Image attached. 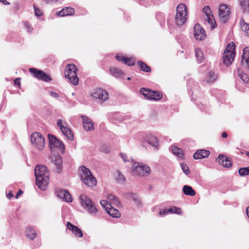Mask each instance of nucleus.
Listing matches in <instances>:
<instances>
[{
  "label": "nucleus",
  "instance_id": "1",
  "mask_svg": "<svg viewBox=\"0 0 249 249\" xmlns=\"http://www.w3.org/2000/svg\"><path fill=\"white\" fill-rule=\"evenodd\" d=\"M36 184L41 190H45L49 182V172L44 165H37L35 168Z\"/></svg>",
  "mask_w": 249,
  "mask_h": 249
},
{
  "label": "nucleus",
  "instance_id": "2",
  "mask_svg": "<svg viewBox=\"0 0 249 249\" xmlns=\"http://www.w3.org/2000/svg\"><path fill=\"white\" fill-rule=\"evenodd\" d=\"M80 178L83 183L91 187L96 185V179L91 173L89 169L84 166L81 167Z\"/></svg>",
  "mask_w": 249,
  "mask_h": 249
},
{
  "label": "nucleus",
  "instance_id": "3",
  "mask_svg": "<svg viewBox=\"0 0 249 249\" xmlns=\"http://www.w3.org/2000/svg\"><path fill=\"white\" fill-rule=\"evenodd\" d=\"M80 202L81 206L88 213L94 215L98 210L93 201L85 195H81L79 196Z\"/></svg>",
  "mask_w": 249,
  "mask_h": 249
},
{
  "label": "nucleus",
  "instance_id": "4",
  "mask_svg": "<svg viewBox=\"0 0 249 249\" xmlns=\"http://www.w3.org/2000/svg\"><path fill=\"white\" fill-rule=\"evenodd\" d=\"M187 7L184 3H179L177 7L175 21L177 25L182 26L187 21Z\"/></svg>",
  "mask_w": 249,
  "mask_h": 249
},
{
  "label": "nucleus",
  "instance_id": "5",
  "mask_svg": "<svg viewBox=\"0 0 249 249\" xmlns=\"http://www.w3.org/2000/svg\"><path fill=\"white\" fill-rule=\"evenodd\" d=\"M78 68L73 64H69L67 65L65 68V77L69 79L70 82L74 85L78 84L79 78L76 74V71Z\"/></svg>",
  "mask_w": 249,
  "mask_h": 249
},
{
  "label": "nucleus",
  "instance_id": "6",
  "mask_svg": "<svg viewBox=\"0 0 249 249\" xmlns=\"http://www.w3.org/2000/svg\"><path fill=\"white\" fill-rule=\"evenodd\" d=\"M150 167L142 163L134 162L133 165L132 174L138 176H146L150 172Z\"/></svg>",
  "mask_w": 249,
  "mask_h": 249
},
{
  "label": "nucleus",
  "instance_id": "7",
  "mask_svg": "<svg viewBox=\"0 0 249 249\" xmlns=\"http://www.w3.org/2000/svg\"><path fill=\"white\" fill-rule=\"evenodd\" d=\"M32 145L39 150H42L45 145V138L40 133L34 132L30 137Z\"/></svg>",
  "mask_w": 249,
  "mask_h": 249
},
{
  "label": "nucleus",
  "instance_id": "8",
  "mask_svg": "<svg viewBox=\"0 0 249 249\" xmlns=\"http://www.w3.org/2000/svg\"><path fill=\"white\" fill-rule=\"evenodd\" d=\"M187 86L188 93L192 96L193 100H194L195 97H198L201 95L200 87L197 82L193 79H190L188 81Z\"/></svg>",
  "mask_w": 249,
  "mask_h": 249
},
{
  "label": "nucleus",
  "instance_id": "9",
  "mask_svg": "<svg viewBox=\"0 0 249 249\" xmlns=\"http://www.w3.org/2000/svg\"><path fill=\"white\" fill-rule=\"evenodd\" d=\"M140 92L144 96L145 98L150 100H158L162 98V95L159 91H153L144 88H141Z\"/></svg>",
  "mask_w": 249,
  "mask_h": 249
},
{
  "label": "nucleus",
  "instance_id": "10",
  "mask_svg": "<svg viewBox=\"0 0 249 249\" xmlns=\"http://www.w3.org/2000/svg\"><path fill=\"white\" fill-rule=\"evenodd\" d=\"M48 138L50 148L52 150L53 148H58L62 153H64L65 145L62 141L58 140L54 135L51 134H49Z\"/></svg>",
  "mask_w": 249,
  "mask_h": 249
},
{
  "label": "nucleus",
  "instance_id": "11",
  "mask_svg": "<svg viewBox=\"0 0 249 249\" xmlns=\"http://www.w3.org/2000/svg\"><path fill=\"white\" fill-rule=\"evenodd\" d=\"M57 125L63 134L69 140L72 141L73 139V135L71 130L68 127L67 124L65 121L61 119L57 120Z\"/></svg>",
  "mask_w": 249,
  "mask_h": 249
},
{
  "label": "nucleus",
  "instance_id": "12",
  "mask_svg": "<svg viewBox=\"0 0 249 249\" xmlns=\"http://www.w3.org/2000/svg\"><path fill=\"white\" fill-rule=\"evenodd\" d=\"M29 70L34 77L39 80L45 82H49L52 80L51 76L42 70L35 68H30Z\"/></svg>",
  "mask_w": 249,
  "mask_h": 249
},
{
  "label": "nucleus",
  "instance_id": "13",
  "mask_svg": "<svg viewBox=\"0 0 249 249\" xmlns=\"http://www.w3.org/2000/svg\"><path fill=\"white\" fill-rule=\"evenodd\" d=\"M230 14V9L226 4H222L219 7L218 11V16L220 21L221 23H226Z\"/></svg>",
  "mask_w": 249,
  "mask_h": 249
},
{
  "label": "nucleus",
  "instance_id": "14",
  "mask_svg": "<svg viewBox=\"0 0 249 249\" xmlns=\"http://www.w3.org/2000/svg\"><path fill=\"white\" fill-rule=\"evenodd\" d=\"M194 35L196 39L198 40H203L206 37L205 30L198 23H196L194 26Z\"/></svg>",
  "mask_w": 249,
  "mask_h": 249
},
{
  "label": "nucleus",
  "instance_id": "15",
  "mask_svg": "<svg viewBox=\"0 0 249 249\" xmlns=\"http://www.w3.org/2000/svg\"><path fill=\"white\" fill-rule=\"evenodd\" d=\"M91 95L92 97L103 101L107 100L109 98L108 92L101 88L94 89Z\"/></svg>",
  "mask_w": 249,
  "mask_h": 249
},
{
  "label": "nucleus",
  "instance_id": "16",
  "mask_svg": "<svg viewBox=\"0 0 249 249\" xmlns=\"http://www.w3.org/2000/svg\"><path fill=\"white\" fill-rule=\"evenodd\" d=\"M219 164L225 168H230L232 162L231 159L225 155L220 154L216 159Z\"/></svg>",
  "mask_w": 249,
  "mask_h": 249
},
{
  "label": "nucleus",
  "instance_id": "17",
  "mask_svg": "<svg viewBox=\"0 0 249 249\" xmlns=\"http://www.w3.org/2000/svg\"><path fill=\"white\" fill-rule=\"evenodd\" d=\"M58 197L61 198L64 201L67 202H71L72 201V198L71 195L66 189L57 190L56 192Z\"/></svg>",
  "mask_w": 249,
  "mask_h": 249
},
{
  "label": "nucleus",
  "instance_id": "18",
  "mask_svg": "<svg viewBox=\"0 0 249 249\" xmlns=\"http://www.w3.org/2000/svg\"><path fill=\"white\" fill-rule=\"evenodd\" d=\"M67 227L76 237H82L83 236V234L82 231L77 226L73 225L70 222H68L67 223Z\"/></svg>",
  "mask_w": 249,
  "mask_h": 249
},
{
  "label": "nucleus",
  "instance_id": "19",
  "mask_svg": "<svg viewBox=\"0 0 249 249\" xmlns=\"http://www.w3.org/2000/svg\"><path fill=\"white\" fill-rule=\"evenodd\" d=\"M83 124L84 129L86 131H90L94 129V124L92 121L87 116H82Z\"/></svg>",
  "mask_w": 249,
  "mask_h": 249
},
{
  "label": "nucleus",
  "instance_id": "20",
  "mask_svg": "<svg viewBox=\"0 0 249 249\" xmlns=\"http://www.w3.org/2000/svg\"><path fill=\"white\" fill-rule=\"evenodd\" d=\"M210 154V152L209 150L199 149L195 153L193 158L196 160L204 159L207 158Z\"/></svg>",
  "mask_w": 249,
  "mask_h": 249
},
{
  "label": "nucleus",
  "instance_id": "21",
  "mask_svg": "<svg viewBox=\"0 0 249 249\" xmlns=\"http://www.w3.org/2000/svg\"><path fill=\"white\" fill-rule=\"evenodd\" d=\"M75 10L73 8L66 7L56 13V15L59 17H65L73 15L74 14Z\"/></svg>",
  "mask_w": 249,
  "mask_h": 249
},
{
  "label": "nucleus",
  "instance_id": "22",
  "mask_svg": "<svg viewBox=\"0 0 249 249\" xmlns=\"http://www.w3.org/2000/svg\"><path fill=\"white\" fill-rule=\"evenodd\" d=\"M235 56L232 55L231 53H223V64L228 67L232 63L234 58Z\"/></svg>",
  "mask_w": 249,
  "mask_h": 249
},
{
  "label": "nucleus",
  "instance_id": "23",
  "mask_svg": "<svg viewBox=\"0 0 249 249\" xmlns=\"http://www.w3.org/2000/svg\"><path fill=\"white\" fill-rule=\"evenodd\" d=\"M217 77V75L214 72L210 71L207 73L205 81L209 84H212L216 81Z\"/></svg>",
  "mask_w": 249,
  "mask_h": 249
},
{
  "label": "nucleus",
  "instance_id": "24",
  "mask_svg": "<svg viewBox=\"0 0 249 249\" xmlns=\"http://www.w3.org/2000/svg\"><path fill=\"white\" fill-rule=\"evenodd\" d=\"M182 192L184 195L191 196H195L196 194L192 187L188 185H185L183 186Z\"/></svg>",
  "mask_w": 249,
  "mask_h": 249
},
{
  "label": "nucleus",
  "instance_id": "25",
  "mask_svg": "<svg viewBox=\"0 0 249 249\" xmlns=\"http://www.w3.org/2000/svg\"><path fill=\"white\" fill-rule=\"evenodd\" d=\"M127 197L128 198L132 199L134 203L138 207H140L142 206L141 200L139 197L138 195L135 193H129L127 195Z\"/></svg>",
  "mask_w": 249,
  "mask_h": 249
},
{
  "label": "nucleus",
  "instance_id": "26",
  "mask_svg": "<svg viewBox=\"0 0 249 249\" xmlns=\"http://www.w3.org/2000/svg\"><path fill=\"white\" fill-rule=\"evenodd\" d=\"M110 208L108 207H106V210L107 213L112 217L114 218H119L121 216V214L119 211L113 207L111 205Z\"/></svg>",
  "mask_w": 249,
  "mask_h": 249
},
{
  "label": "nucleus",
  "instance_id": "27",
  "mask_svg": "<svg viewBox=\"0 0 249 249\" xmlns=\"http://www.w3.org/2000/svg\"><path fill=\"white\" fill-rule=\"evenodd\" d=\"M26 236L27 237L33 240L37 236V233L35 229L31 227L26 228Z\"/></svg>",
  "mask_w": 249,
  "mask_h": 249
},
{
  "label": "nucleus",
  "instance_id": "28",
  "mask_svg": "<svg viewBox=\"0 0 249 249\" xmlns=\"http://www.w3.org/2000/svg\"><path fill=\"white\" fill-rule=\"evenodd\" d=\"M241 30L245 33L247 36H249V24L245 22L243 18L240 20Z\"/></svg>",
  "mask_w": 249,
  "mask_h": 249
},
{
  "label": "nucleus",
  "instance_id": "29",
  "mask_svg": "<svg viewBox=\"0 0 249 249\" xmlns=\"http://www.w3.org/2000/svg\"><path fill=\"white\" fill-rule=\"evenodd\" d=\"M149 144L154 147V148H157L158 147V142L157 138L153 135H149L147 137V140Z\"/></svg>",
  "mask_w": 249,
  "mask_h": 249
},
{
  "label": "nucleus",
  "instance_id": "30",
  "mask_svg": "<svg viewBox=\"0 0 249 249\" xmlns=\"http://www.w3.org/2000/svg\"><path fill=\"white\" fill-rule=\"evenodd\" d=\"M235 44L233 42H231L228 44L227 46L224 53H231V55L235 56Z\"/></svg>",
  "mask_w": 249,
  "mask_h": 249
},
{
  "label": "nucleus",
  "instance_id": "31",
  "mask_svg": "<svg viewBox=\"0 0 249 249\" xmlns=\"http://www.w3.org/2000/svg\"><path fill=\"white\" fill-rule=\"evenodd\" d=\"M138 65L140 66V70L142 71L149 72L151 71V69L150 66L147 65L144 62L140 60L137 62Z\"/></svg>",
  "mask_w": 249,
  "mask_h": 249
},
{
  "label": "nucleus",
  "instance_id": "32",
  "mask_svg": "<svg viewBox=\"0 0 249 249\" xmlns=\"http://www.w3.org/2000/svg\"><path fill=\"white\" fill-rule=\"evenodd\" d=\"M107 199L109 202V205H118L120 204L118 199L113 195L109 194L107 196Z\"/></svg>",
  "mask_w": 249,
  "mask_h": 249
},
{
  "label": "nucleus",
  "instance_id": "33",
  "mask_svg": "<svg viewBox=\"0 0 249 249\" xmlns=\"http://www.w3.org/2000/svg\"><path fill=\"white\" fill-rule=\"evenodd\" d=\"M240 5L244 13L249 12V0H240Z\"/></svg>",
  "mask_w": 249,
  "mask_h": 249
},
{
  "label": "nucleus",
  "instance_id": "34",
  "mask_svg": "<svg viewBox=\"0 0 249 249\" xmlns=\"http://www.w3.org/2000/svg\"><path fill=\"white\" fill-rule=\"evenodd\" d=\"M53 162L56 166L58 172H59L62 169V160L61 157L60 156L55 157L54 160L53 159Z\"/></svg>",
  "mask_w": 249,
  "mask_h": 249
},
{
  "label": "nucleus",
  "instance_id": "35",
  "mask_svg": "<svg viewBox=\"0 0 249 249\" xmlns=\"http://www.w3.org/2000/svg\"><path fill=\"white\" fill-rule=\"evenodd\" d=\"M245 61L249 68V49L246 48V49H244L243 53L242 55V62Z\"/></svg>",
  "mask_w": 249,
  "mask_h": 249
},
{
  "label": "nucleus",
  "instance_id": "36",
  "mask_svg": "<svg viewBox=\"0 0 249 249\" xmlns=\"http://www.w3.org/2000/svg\"><path fill=\"white\" fill-rule=\"evenodd\" d=\"M171 149L174 155L178 156L179 158H182L183 157V153L181 149L173 145L172 146Z\"/></svg>",
  "mask_w": 249,
  "mask_h": 249
},
{
  "label": "nucleus",
  "instance_id": "37",
  "mask_svg": "<svg viewBox=\"0 0 249 249\" xmlns=\"http://www.w3.org/2000/svg\"><path fill=\"white\" fill-rule=\"evenodd\" d=\"M156 18L157 20L159 22L160 26L163 27L165 25V18L164 14L162 13H158L156 14Z\"/></svg>",
  "mask_w": 249,
  "mask_h": 249
},
{
  "label": "nucleus",
  "instance_id": "38",
  "mask_svg": "<svg viewBox=\"0 0 249 249\" xmlns=\"http://www.w3.org/2000/svg\"><path fill=\"white\" fill-rule=\"evenodd\" d=\"M110 72L111 75L116 77H120L124 73L117 68H111L110 69Z\"/></svg>",
  "mask_w": 249,
  "mask_h": 249
},
{
  "label": "nucleus",
  "instance_id": "39",
  "mask_svg": "<svg viewBox=\"0 0 249 249\" xmlns=\"http://www.w3.org/2000/svg\"><path fill=\"white\" fill-rule=\"evenodd\" d=\"M49 95L52 97L53 98H54L57 99L58 100L63 102L64 99V96L63 95H60L58 93L53 92V91H49Z\"/></svg>",
  "mask_w": 249,
  "mask_h": 249
},
{
  "label": "nucleus",
  "instance_id": "40",
  "mask_svg": "<svg viewBox=\"0 0 249 249\" xmlns=\"http://www.w3.org/2000/svg\"><path fill=\"white\" fill-rule=\"evenodd\" d=\"M195 53L197 60L199 61L200 63H201L204 58L202 51L199 49L197 48L195 50Z\"/></svg>",
  "mask_w": 249,
  "mask_h": 249
},
{
  "label": "nucleus",
  "instance_id": "41",
  "mask_svg": "<svg viewBox=\"0 0 249 249\" xmlns=\"http://www.w3.org/2000/svg\"><path fill=\"white\" fill-rule=\"evenodd\" d=\"M238 173L241 176L249 175V166L240 168L238 170Z\"/></svg>",
  "mask_w": 249,
  "mask_h": 249
},
{
  "label": "nucleus",
  "instance_id": "42",
  "mask_svg": "<svg viewBox=\"0 0 249 249\" xmlns=\"http://www.w3.org/2000/svg\"><path fill=\"white\" fill-rule=\"evenodd\" d=\"M23 24L28 33L30 34L32 33L33 31L34 30V28L31 25V24H29V23L26 21H23Z\"/></svg>",
  "mask_w": 249,
  "mask_h": 249
},
{
  "label": "nucleus",
  "instance_id": "43",
  "mask_svg": "<svg viewBox=\"0 0 249 249\" xmlns=\"http://www.w3.org/2000/svg\"><path fill=\"white\" fill-rule=\"evenodd\" d=\"M168 211L169 212V213H181V209L175 206H173L170 208L168 209Z\"/></svg>",
  "mask_w": 249,
  "mask_h": 249
},
{
  "label": "nucleus",
  "instance_id": "44",
  "mask_svg": "<svg viewBox=\"0 0 249 249\" xmlns=\"http://www.w3.org/2000/svg\"><path fill=\"white\" fill-rule=\"evenodd\" d=\"M239 76L245 83L247 84L249 82V77L247 74L241 72L239 73Z\"/></svg>",
  "mask_w": 249,
  "mask_h": 249
},
{
  "label": "nucleus",
  "instance_id": "45",
  "mask_svg": "<svg viewBox=\"0 0 249 249\" xmlns=\"http://www.w3.org/2000/svg\"><path fill=\"white\" fill-rule=\"evenodd\" d=\"M124 63L129 66H133L135 65L132 58H127L125 57V59H124Z\"/></svg>",
  "mask_w": 249,
  "mask_h": 249
},
{
  "label": "nucleus",
  "instance_id": "46",
  "mask_svg": "<svg viewBox=\"0 0 249 249\" xmlns=\"http://www.w3.org/2000/svg\"><path fill=\"white\" fill-rule=\"evenodd\" d=\"M203 13L205 14L206 16H210L212 15V10L209 6H205L203 8Z\"/></svg>",
  "mask_w": 249,
  "mask_h": 249
},
{
  "label": "nucleus",
  "instance_id": "47",
  "mask_svg": "<svg viewBox=\"0 0 249 249\" xmlns=\"http://www.w3.org/2000/svg\"><path fill=\"white\" fill-rule=\"evenodd\" d=\"M181 167L183 170V172L187 175L190 173L189 167L186 164L181 163L180 164Z\"/></svg>",
  "mask_w": 249,
  "mask_h": 249
},
{
  "label": "nucleus",
  "instance_id": "48",
  "mask_svg": "<svg viewBox=\"0 0 249 249\" xmlns=\"http://www.w3.org/2000/svg\"><path fill=\"white\" fill-rule=\"evenodd\" d=\"M118 176L117 177V179L120 181V182H124L125 180V178L124 176L121 173L120 171H117Z\"/></svg>",
  "mask_w": 249,
  "mask_h": 249
},
{
  "label": "nucleus",
  "instance_id": "49",
  "mask_svg": "<svg viewBox=\"0 0 249 249\" xmlns=\"http://www.w3.org/2000/svg\"><path fill=\"white\" fill-rule=\"evenodd\" d=\"M33 7L35 10V15L37 17H41L42 15V13L41 11L39 8H38L35 5H34Z\"/></svg>",
  "mask_w": 249,
  "mask_h": 249
},
{
  "label": "nucleus",
  "instance_id": "50",
  "mask_svg": "<svg viewBox=\"0 0 249 249\" xmlns=\"http://www.w3.org/2000/svg\"><path fill=\"white\" fill-rule=\"evenodd\" d=\"M169 213L168 209H163L160 210L159 215L161 217H163Z\"/></svg>",
  "mask_w": 249,
  "mask_h": 249
},
{
  "label": "nucleus",
  "instance_id": "51",
  "mask_svg": "<svg viewBox=\"0 0 249 249\" xmlns=\"http://www.w3.org/2000/svg\"><path fill=\"white\" fill-rule=\"evenodd\" d=\"M206 17L207 18L208 22L212 25L213 28H214L215 27H214L213 25V20L214 19L213 16L212 15H210V16L209 15V16H207Z\"/></svg>",
  "mask_w": 249,
  "mask_h": 249
},
{
  "label": "nucleus",
  "instance_id": "52",
  "mask_svg": "<svg viewBox=\"0 0 249 249\" xmlns=\"http://www.w3.org/2000/svg\"><path fill=\"white\" fill-rule=\"evenodd\" d=\"M116 58L117 60L124 62V59H125V57L121 54H117L116 55Z\"/></svg>",
  "mask_w": 249,
  "mask_h": 249
},
{
  "label": "nucleus",
  "instance_id": "53",
  "mask_svg": "<svg viewBox=\"0 0 249 249\" xmlns=\"http://www.w3.org/2000/svg\"><path fill=\"white\" fill-rule=\"evenodd\" d=\"M197 106L202 111H204V112L207 111L206 109V107L205 106H204L202 103H199L197 105Z\"/></svg>",
  "mask_w": 249,
  "mask_h": 249
},
{
  "label": "nucleus",
  "instance_id": "54",
  "mask_svg": "<svg viewBox=\"0 0 249 249\" xmlns=\"http://www.w3.org/2000/svg\"><path fill=\"white\" fill-rule=\"evenodd\" d=\"M120 155L124 162H126L127 161H128V160H127V156L126 154L121 153L120 154Z\"/></svg>",
  "mask_w": 249,
  "mask_h": 249
},
{
  "label": "nucleus",
  "instance_id": "55",
  "mask_svg": "<svg viewBox=\"0 0 249 249\" xmlns=\"http://www.w3.org/2000/svg\"><path fill=\"white\" fill-rule=\"evenodd\" d=\"M141 5H143L145 7L148 6V3L145 2L146 0H137Z\"/></svg>",
  "mask_w": 249,
  "mask_h": 249
},
{
  "label": "nucleus",
  "instance_id": "56",
  "mask_svg": "<svg viewBox=\"0 0 249 249\" xmlns=\"http://www.w3.org/2000/svg\"><path fill=\"white\" fill-rule=\"evenodd\" d=\"M14 84L16 85L19 86L20 85V78H17L14 80Z\"/></svg>",
  "mask_w": 249,
  "mask_h": 249
},
{
  "label": "nucleus",
  "instance_id": "57",
  "mask_svg": "<svg viewBox=\"0 0 249 249\" xmlns=\"http://www.w3.org/2000/svg\"><path fill=\"white\" fill-rule=\"evenodd\" d=\"M108 203V201L106 200H102L100 201V204L104 207H105Z\"/></svg>",
  "mask_w": 249,
  "mask_h": 249
},
{
  "label": "nucleus",
  "instance_id": "58",
  "mask_svg": "<svg viewBox=\"0 0 249 249\" xmlns=\"http://www.w3.org/2000/svg\"><path fill=\"white\" fill-rule=\"evenodd\" d=\"M46 3H54L58 1V0H43Z\"/></svg>",
  "mask_w": 249,
  "mask_h": 249
},
{
  "label": "nucleus",
  "instance_id": "59",
  "mask_svg": "<svg viewBox=\"0 0 249 249\" xmlns=\"http://www.w3.org/2000/svg\"><path fill=\"white\" fill-rule=\"evenodd\" d=\"M152 1L154 4H159L161 2H162L163 0H152Z\"/></svg>",
  "mask_w": 249,
  "mask_h": 249
},
{
  "label": "nucleus",
  "instance_id": "60",
  "mask_svg": "<svg viewBox=\"0 0 249 249\" xmlns=\"http://www.w3.org/2000/svg\"><path fill=\"white\" fill-rule=\"evenodd\" d=\"M101 150L106 153H108L109 152V149H108V147H106V148L103 147V148H102Z\"/></svg>",
  "mask_w": 249,
  "mask_h": 249
},
{
  "label": "nucleus",
  "instance_id": "61",
  "mask_svg": "<svg viewBox=\"0 0 249 249\" xmlns=\"http://www.w3.org/2000/svg\"><path fill=\"white\" fill-rule=\"evenodd\" d=\"M7 197L10 199L12 197H13L14 196V195L12 193V191H9L8 193V194H7Z\"/></svg>",
  "mask_w": 249,
  "mask_h": 249
},
{
  "label": "nucleus",
  "instance_id": "62",
  "mask_svg": "<svg viewBox=\"0 0 249 249\" xmlns=\"http://www.w3.org/2000/svg\"><path fill=\"white\" fill-rule=\"evenodd\" d=\"M0 2L2 3L4 5H9L10 3L6 0H0Z\"/></svg>",
  "mask_w": 249,
  "mask_h": 249
},
{
  "label": "nucleus",
  "instance_id": "63",
  "mask_svg": "<svg viewBox=\"0 0 249 249\" xmlns=\"http://www.w3.org/2000/svg\"><path fill=\"white\" fill-rule=\"evenodd\" d=\"M22 193H23V191L21 190H18V192H17V195H16V198H18V196L21 195Z\"/></svg>",
  "mask_w": 249,
  "mask_h": 249
},
{
  "label": "nucleus",
  "instance_id": "64",
  "mask_svg": "<svg viewBox=\"0 0 249 249\" xmlns=\"http://www.w3.org/2000/svg\"><path fill=\"white\" fill-rule=\"evenodd\" d=\"M222 137L223 138H226L228 137V134L226 132H224L222 133Z\"/></svg>",
  "mask_w": 249,
  "mask_h": 249
}]
</instances>
